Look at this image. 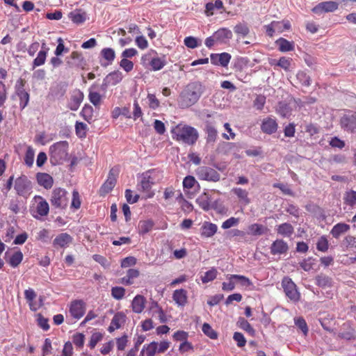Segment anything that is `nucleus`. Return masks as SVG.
<instances>
[{"mask_svg": "<svg viewBox=\"0 0 356 356\" xmlns=\"http://www.w3.org/2000/svg\"><path fill=\"white\" fill-rule=\"evenodd\" d=\"M204 92V87L199 81L186 85L179 95V107L185 108L194 105Z\"/></svg>", "mask_w": 356, "mask_h": 356, "instance_id": "obj_1", "label": "nucleus"}, {"mask_svg": "<svg viewBox=\"0 0 356 356\" xmlns=\"http://www.w3.org/2000/svg\"><path fill=\"white\" fill-rule=\"evenodd\" d=\"M69 145L67 141L57 142L49 147L50 161L53 165H58L67 160Z\"/></svg>", "mask_w": 356, "mask_h": 356, "instance_id": "obj_2", "label": "nucleus"}, {"mask_svg": "<svg viewBox=\"0 0 356 356\" xmlns=\"http://www.w3.org/2000/svg\"><path fill=\"white\" fill-rule=\"evenodd\" d=\"M161 179L160 172L155 170H149L143 172L140 177V181L137 185L138 190L149 193L152 186L158 182Z\"/></svg>", "mask_w": 356, "mask_h": 356, "instance_id": "obj_3", "label": "nucleus"}, {"mask_svg": "<svg viewBox=\"0 0 356 356\" xmlns=\"http://www.w3.org/2000/svg\"><path fill=\"white\" fill-rule=\"evenodd\" d=\"M67 191L62 188H54L51 195L50 202L58 209H65L68 205L69 198Z\"/></svg>", "mask_w": 356, "mask_h": 356, "instance_id": "obj_4", "label": "nucleus"}, {"mask_svg": "<svg viewBox=\"0 0 356 356\" xmlns=\"http://www.w3.org/2000/svg\"><path fill=\"white\" fill-rule=\"evenodd\" d=\"M34 200L36 202V206L34 209L31 210V213L33 218L40 220L42 217L48 215L49 206L47 200L40 195H35Z\"/></svg>", "mask_w": 356, "mask_h": 356, "instance_id": "obj_5", "label": "nucleus"}, {"mask_svg": "<svg viewBox=\"0 0 356 356\" xmlns=\"http://www.w3.org/2000/svg\"><path fill=\"white\" fill-rule=\"evenodd\" d=\"M14 188L18 195L24 197L29 196L32 192L31 182L25 175H22L16 179Z\"/></svg>", "mask_w": 356, "mask_h": 356, "instance_id": "obj_6", "label": "nucleus"}, {"mask_svg": "<svg viewBox=\"0 0 356 356\" xmlns=\"http://www.w3.org/2000/svg\"><path fill=\"white\" fill-rule=\"evenodd\" d=\"M199 137L198 132L196 129L189 125H184L179 129V140L192 145L195 143Z\"/></svg>", "mask_w": 356, "mask_h": 356, "instance_id": "obj_7", "label": "nucleus"}, {"mask_svg": "<svg viewBox=\"0 0 356 356\" xmlns=\"http://www.w3.org/2000/svg\"><path fill=\"white\" fill-rule=\"evenodd\" d=\"M282 286L285 295L293 302L300 300V293L297 290L296 285L289 277H284L282 281Z\"/></svg>", "mask_w": 356, "mask_h": 356, "instance_id": "obj_8", "label": "nucleus"}, {"mask_svg": "<svg viewBox=\"0 0 356 356\" xmlns=\"http://www.w3.org/2000/svg\"><path fill=\"white\" fill-rule=\"evenodd\" d=\"M196 175L201 180L216 182L220 180V175L213 168L200 166L196 170Z\"/></svg>", "mask_w": 356, "mask_h": 356, "instance_id": "obj_9", "label": "nucleus"}, {"mask_svg": "<svg viewBox=\"0 0 356 356\" xmlns=\"http://www.w3.org/2000/svg\"><path fill=\"white\" fill-rule=\"evenodd\" d=\"M86 310V302L82 300H75L71 302L69 313L72 317L79 320L83 316Z\"/></svg>", "mask_w": 356, "mask_h": 356, "instance_id": "obj_10", "label": "nucleus"}, {"mask_svg": "<svg viewBox=\"0 0 356 356\" xmlns=\"http://www.w3.org/2000/svg\"><path fill=\"white\" fill-rule=\"evenodd\" d=\"M66 65L70 68L84 69L86 61L81 53L73 51L66 58Z\"/></svg>", "mask_w": 356, "mask_h": 356, "instance_id": "obj_11", "label": "nucleus"}, {"mask_svg": "<svg viewBox=\"0 0 356 356\" xmlns=\"http://www.w3.org/2000/svg\"><path fill=\"white\" fill-rule=\"evenodd\" d=\"M183 190L188 197L191 198L197 192L199 184L194 177L186 176L183 180Z\"/></svg>", "mask_w": 356, "mask_h": 356, "instance_id": "obj_12", "label": "nucleus"}, {"mask_svg": "<svg viewBox=\"0 0 356 356\" xmlns=\"http://www.w3.org/2000/svg\"><path fill=\"white\" fill-rule=\"evenodd\" d=\"M118 176V170L116 168H111L109 171L108 177L105 182L100 188V194L105 195L108 193L115 187L117 177Z\"/></svg>", "mask_w": 356, "mask_h": 356, "instance_id": "obj_13", "label": "nucleus"}, {"mask_svg": "<svg viewBox=\"0 0 356 356\" xmlns=\"http://www.w3.org/2000/svg\"><path fill=\"white\" fill-rule=\"evenodd\" d=\"M15 94L19 99V106L24 109L29 104V94L24 89V82L19 79L15 85Z\"/></svg>", "mask_w": 356, "mask_h": 356, "instance_id": "obj_14", "label": "nucleus"}, {"mask_svg": "<svg viewBox=\"0 0 356 356\" xmlns=\"http://www.w3.org/2000/svg\"><path fill=\"white\" fill-rule=\"evenodd\" d=\"M341 127L348 131H356V111L344 115L340 120Z\"/></svg>", "mask_w": 356, "mask_h": 356, "instance_id": "obj_15", "label": "nucleus"}, {"mask_svg": "<svg viewBox=\"0 0 356 356\" xmlns=\"http://www.w3.org/2000/svg\"><path fill=\"white\" fill-rule=\"evenodd\" d=\"M339 7V3L336 1H328L319 3L312 8V12L315 14H322L323 13H330L335 11Z\"/></svg>", "mask_w": 356, "mask_h": 356, "instance_id": "obj_16", "label": "nucleus"}, {"mask_svg": "<svg viewBox=\"0 0 356 356\" xmlns=\"http://www.w3.org/2000/svg\"><path fill=\"white\" fill-rule=\"evenodd\" d=\"M289 250V245L283 239H276L270 247L272 255H281L286 254Z\"/></svg>", "mask_w": 356, "mask_h": 356, "instance_id": "obj_17", "label": "nucleus"}, {"mask_svg": "<svg viewBox=\"0 0 356 356\" xmlns=\"http://www.w3.org/2000/svg\"><path fill=\"white\" fill-rule=\"evenodd\" d=\"M141 63L143 65H149L154 71L159 70L164 66V62L160 58H152L150 54L143 56Z\"/></svg>", "mask_w": 356, "mask_h": 356, "instance_id": "obj_18", "label": "nucleus"}, {"mask_svg": "<svg viewBox=\"0 0 356 356\" xmlns=\"http://www.w3.org/2000/svg\"><path fill=\"white\" fill-rule=\"evenodd\" d=\"M123 79V75L119 70L113 71L109 73L104 79V82L101 86L104 90L108 85L115 86L119 83Z\"/></svg>", "mask_w": 356, "mask_h": 356, "instance_id": "obj_19", "label": "nucleus"}, {"mask_svg": "<svg viewBox=\"0 0 356 356\" xmlns=\"http://www.w3.org/2000/svg\"><path fill=\"white\" fill-rule=\"evenodd\" d=\"M100 56L102 58L100 60L102 66L106 67L113 63L115 58V52L113 49L106 47L101 50Z\"/></svg>", "mask_w": 356, "mask_h": 356, "instance_id": "obj_20", "label": "nucleus"}, {"mask_svg": "<svg viewBox=\"0 0 356 356\" xmlns=\"http://www.w3.org/2000/svg\"><path fill=\"white\" fill-rule=\"evenodd\" d=\"M72 237L67 233H61L53 241V246L56 248H66L72 243Z\"/></svg>", "mask_w": 356, "mask_h": 356, "instance_id": "obj_21", "label": "nucleus"}, {"mask_svg": "<svg viewBox=\"0 0 356 356\" xmlns=\"http://www.w3.org/2000/svg\"><path fill=\"white\" fill-rule=\"evenodd\" d=\"M98 85L94 83L89 88L88 99L92 105L99 108L101 105L102 96L97 91Z\"/></svg>", "mask_w": 356, "mask_h": 356, "instance_id": "obj_22", "label": "nucleus"}, {"mask_svg": "<svg viewBox=\"0 0 356 356\" xmlns=\"http://www.w3.org/2000/svg\"><path fill=\"white\" fill-rule=\"evenodd\" d=\"M125 321L126 315L122 312H117L111 320V324L108 327V331L111 333L115 330L120 328Z\"/></svg>", "mask_w": 356, "mask_h": 356, "instance_id": "obj_23", "label": "nucleus"}, {"mask_svg": "<svg viewBox=\"0 0 356 356\" xmlns=\"http://www.w3.org/2000/svg\"><path fill=\"white\" fill-rule=\"evenodd\" d=\"M277 123L275 119L271 118H264L261 124V131L266 134H272L277 130Z\"/></svg>", "mask_w": 356, "mask_h": 356, "instance_id": "obj_24", "label": "nucleus"}, {"mask_svg": "<svg viewBox=\"0 0 356 356\" xmlns=\"http://www.w3.org/2000/svg\"><path fill=\"white\" fill-rule=\"evenodd\" d=\"M83 93L80 90H76L73 92L68 107L72 111H77L83 100Z\"/></svg>", "mask_w": 356, "mask_h": 356, "instance_id": "obj_25", "label": "nucleus"}, {"mask_svg": "<svg viewBox=\"0 0 356 356\" xmlns=\"http://www.w3.org/2000/svg\"><path fill=\"white\" fill-rule=\"evenodd\" d=\"M314 281L316 286L323 289L330 288L333 286L332 278L324 273L317 275Z\"/></svg>", "mask_w": 356, "mask_h": 356, "instance_id": "obj_26", "label": "nucleus"}, {"mask_svg": "<svg viewBox=\"0 0 356 356\" xmlns=\"http://www.w3.org/2000/svg\"><path fill=\"white\" fill-rule=\"evenodd\" d=\"M218 230V227L216 224L211 222L205 221L201 227V236L203 238L212 237Z\"/></svg>", "mask_w": 356, "mask_h": 356, "instance_id": "obj_27", "label": "nucleus"}, {"mask_svg": "<svg viewBox=\"0 0 356 356\" xmlns=\"http://www.w3.org/2000/svg\"><path fill=\"white\" fill-rule=\"evenodd\" d=\"M36 178L38 184L43 186L45 189H49L52 187L54 179L49 174L38 172L36 175Z\"/></svg>", "mask_w": 356, "mask_h": 356, "instance_id": "obj_28", "label": "nucleus"}, {"mask_svg": "<svg viewBox=\"0 0 356 356\" xmlns=\"http://www.w3.org/2000/svg\"><path fill=\"white\" fill-rule=\"evenodd\" d=\"M146 299L143 296L136 295L132 302L131 308L134 313L140 314L145 306Z\"/></svg>", "mask_w": 356, "mask_h": 356, "instance_id": "obj_29", "label": "nucleus"}, {"mask_svg": "<svg viewBox=\"0 0 356 356\" xmlns=\"http://www.w3.org/2000/svg\"><path fill=\"white\" fill-rule=\"evenodd\" d=\"M67 86L63 83H56L50 88L49 95L54 99H61L65 94Z\"/></svg>", "mask_w": 356, "mask_h": 356, "instance_id": "obj_30", "label": "nucleus"}, {"mask_svg": "<svg viewBox=\"0 0 356 356\" xmlns=\"http://www.w3.org/2000/svg\"><path fill=\"white\" fill-rule=\"evenodd\" d=\"M6 262L13 268L17 267L23 259V254L20 250L15 252L11 256L8 257V252H6Z\"/></svg>", "mask_w": 356, "mask_h": 356, "instance_id": "obj_31", "label": "nucleus"}, {"mask_svg": "<svg viewBox=\"0 0 356 356\" xmlns=\"http://www.w3.org/2000/svg\"><path fill=\"white\" fill-rule=\"evenodd\" d=\"M205 132L207 134L206 140L208 144H213L218 138V131L214 126L207 122L205 126Z\"/></svg>", "mask_w": 356, "mask_h": 356, "instance_id": "obj_32", "label": "nucleus"}, {"mask_svg": "<svg viewBox=\"0 0 356 356\" xmlns=\"http://www.w3.org/2000/svg\"><path fill=\"white\" fill-rule=\"evenodd\" d=\"M49 48L46 47L44 42L42 45V49L38 52L37 57L33 61V68L41 66L44 64Z\"/></svg>", "mask_w": 356, "mask_h": 356, "instance_id": "obj_33", "label": "nucleus"}, {"mask_svg": "<svg viewBox=\"0 0 356 356\" xmlns=\"http://www.w3.org/2000/svg\"><path fill=\"white\" fill-rule=\"evenodd\" d=\"M214 38L216 39V42L223 43L232 37V33L230 30L226 28H222L216 31L214 33Z\"/></svg>", "mask_w": 356, "mask_h": 356, "instance_id": "obj_34", "label": "nucleus"}, {"mask_svg": "<svg viewBox=\"0 0 356 356\" xmlns=\"http://www.w3.org/2000/svg\"><path fill=\"white\" fill-rule=\"evenodd\" d=\"M275 44L278 47V49L281 52H288L293 51L295 48L294 42L293 41H289L283 38L277 39L275 41Z\"/></svg>", "mask_w": 356, "mask_h": 356, "instance_id": "obj_35", "label": "nucleus"}, {"mask_svg": "<svg viewBox=\"0 0 356 356\" xmlns=\"http://www.w3.org/2000/svg\"><path fill=\"white\" fill-rule=\"evenodd\" d=\"M276 232L284 237H290L294 232V228L290 223L284 222L277 226Z\"/></svg>", "mask_w": 356, "mask_h": 356, "instance_id": "obj_36", "label": "nucleus"}, {"mask_svg": "<svg viewBox=\"0 0 356 356\" xmlns=\"http://www.w3.org/2000/svg\"><path fill=\"white\" fill-rule=\"evenodd\" d=\"M350 229V225L346 223H337L332 229L330 233L335 238H338L342 234L347 232Z\"/></svg>", "mask_w": 356, "mask_h": 356, "instance_id": "obj_37", "label": "nucleus"}, {"mask_svg": "<svg viewBox=\"0 0 356 356\" xmlns=\"http://www.w3.org/2000/svg\"><path fill=\"white\" fill-rule=\"evenodd\" d=\"M139 276V271L137 269L130 268L127 270V275L121 279V283L129 286L134 283V279Z\"/></svg>", "mask_w": 356, "mask_h": 356, "instance_id": "obj_38", "label": "nucleus"}, {"mask_svg": "<svg viewBox=\"0 0 356 356\" xmlns=\"http://www.w3.org/2000/svg\"><path fill=\"white\" fill-rule=\"evenodd\" d=\"M69 18L75 24H80L86 19V14L81 10H75L70 12L68 15Z\"/></svg>", "mask_w": 356, "mask_h": 356, "instance_id": "obj_39", "label": "nucleus"}, {"mask_svg": "<svg viewBox=\"0 0 356 356\" xmlns=\"http://www.w3.org/2000/svg\"><path fill=\"white\" fill-rule=\"evenodd\" d=\"M153 227L154 222L152 220H140L138 225V233L139 234L144 235L151 231Z\"/></svg>", "mask_w": 356, "mask_h": 356, "instance_id": "obj_40", "label": "nucleus"}, {"mask_svg": "<svg viewBox=\"0 0 356 356\" xmlns=\"http://www.w3.org/2000/svg\"><path fill=\"white\" fill-rule=\"evenodd\" d=\"M232 192L245 204L250 203V200L248 197V192L246 190L241 188H232Z\"/></svg>", "mask_w": 356, "mask_h": 356, "instance_id": "obj_41", "label": "nucleus"}, {"mask_svg": "<svg viewBox=\"0 0 356 356\" xmlns=\"http://www.w3.org/2000/svg\"><path fill=\"white\" fill-rule=\"evenodd\" d=\"M238 326L243 330L244 331L247 332L250 335L254 336L255 334V330L252 327V325L249 323V322L245 320L243 317L238 318V320L237 321Z\"/></svg>", "mask_w": 356, "mask_h": 356, "instance_id": "obj_42", "label": "nucleus"}, {"mask_svg": "<svg viewBox=\"0 0 356 356\" xmlns=\"http://www.w3.org/2000/svg\"><path fill=\"white\" fill-rule=\"evenodd\" d=\"M197 204L204 211H209L212 208V206L210 202L209 196L204 193L200 197H198L196 200Z\"/></svg>", "mask_w": 356, "mask_h": 356, "instance_id": "obj_43", "label": "nucleus"}, {"mask_svg": "<svg viewBox=\"0 0 356 356\" xmlns=\"http://www.w3.org/2000/svg\"><path fill=\"white\" fill-rule=\"evenodd\" d=\"M291 107L285 103L280 102L276 108L277 113L282 118H289L291 115Z\"/></svg>", "mask_w": 356, "mask_h": 356, "instance_id": "obj_44", "label": "nucleus"}, {"mask_svg": "<svg viewBox=\"0 0 356 356\" xmlns=\"http://www.w3.org/2000/svg\"><path fill=\"white\" fill-rule=\"evenodd\" d=\"M272 26L275 28L276 32L280 33L291 29V24L289 20H283L282 22L273 21Z\"/></svg>", "mask_w": 356, "mask_h": 356, "instance_id": "obj_45", "label": "nucleus"}, {"mask_svg": "<svg viewBox=\"0 0 356 356\" xmlns=\"http://www.w3.org/2000/svg\"><path fill=\"white\" fill-rule=\"evenodd\" d=\"M36 293L33 289L29 288V289L25 290L24 291V297L27 300L29 307L32 311H35L36 308L34 307L33 301L36 298Z\"/></svg>", "mask_w": 356, "mask_h": 356, "instance_id": "obj_46", "label": "nucleus"}, {"mask_svg": "<svg viewBox=\"0 0 356 356\" xmlns=\"http://www.w3.org/2000/svg\"><path fill=\"white\" fill-rule=\"evenodd\" d=\"M218 275V271L215 268H211L207 271L203 276L201 277L202 283L206 284L214 280Z\"/></svg>", "mask_w": 356, "mask_h": 356, "instance_id": "obj_47", "label": "nucleus"}, {"mask_svg": "<svg viewBox=\"0 0 356 356\" xmlns=\"http://www.w3.org/2000/svg\"><path fill=\"white\" fill-rule=\"evenodd\" d=\"M157 346L158 343L155 341L150 343L147 346H144L141 354L145 352L147 356H154L156 353L158 352Z\"/></svg>", "mask_w": 356, "mask_h": 356, "instance_id": "obj_48", "label": "nucleus"}, {"mask_svg": "<svg viewBox=\"0 0 356 356\" xmlns=\"http://www.w3.org/2000/svg\"><path fill=\"white\" fill-rule=\"evenodd\" d=\"M296 78L303 86L308 87L311 85L310 76L303 71H299L296 74Z\"/></svg>", "mask_w": 356, "mask_h": 356, "instance_id": "obj_49", "label": "nucleus"}, {"mask_svg": "<svg viewBox=\"0 0 356 356\" xmlns=\"http://www.w3.org/2000/svg\"><path fill=\"white\" fill-rule=\"evenodd\" d=\"M93 108L92 106L86 104L81 112V115L87 122H90L93 117Z\"/></svg>", "mask_w": 356, "mask_h": 356, "instance_id": "obj_50", "label": "nucleus"}, {"mask_svg": "<svg viewBox=\"0 0 356 356\" xmlns=\"http://www.w3.org/2000/svg\"><path fill=\"white\" fill-rule=\"evenodd\" d=\"M248 229L250 233L254 236H261L264 234L266 230V228L262 225L257 223L252 224L249 226Z\"/></svg>", "mask_w": 356, "mask_h": 356, "instance_id": "obj_51", "label": "nucleus"}, {"mask_svg": "<svg viewBox=\"0 0 356 356\" xmlns=\"http://www.w3.org/2000/svg\"><path fill=\"white\" fill-rule=\"evenodd\" d=\"M343 200L347 205L353 207L356 204V191L351 190L346 192Z\"/></svg>", "mask_w": 356, "mask_h": 356, "instance_id": "obj_52", "label": "nucleus"}, {"mask_svg": "<svg viewBox=\"0 0 356 356\" xmlns=\"http://www.w3.org/2000/svg\"><path fill=\"white\" fill-rule=\"evenodd\" d=\"M202 330L205 335H207L211 339H216L218 337L217 332L207 323H204L202 325Z\"/></svg>", "mask_w": 356, "mask_h": 356, "instance_id": "obj_53", "label": "nucleus"}, {"mask_svg": "<svg viewBox=\"0 0 356 356\" xmlns=\"http://www.w3.org/2000/svg\"><path fill=\"white\" fill-rule=\"evenodd\" d=\"M112 297L118 300H122L125 295V289L122 286H114L111 289Z\"/></svg>", "mask_w": 356, "mask_h": 356, "instance_id": "obj_54", "label": "nucleus"}, {"mask_svg": "<svg viewBox=\"0 0 356 356\" xmlns=\"http://www.w3.org/2000/svg\"><path fill=\"white\" fill-rule=\"evenodd\" d=\"M234 32L237 35H240L242 37H245L250 33V29L245 24H238L234 28Z\"/></svg>", "mask_w": 356, "mask_h": 356, "instance_id": "obj_55", "label": "nucleus"}, {"mask_svg": "<svg viewBox=\"0 0 356 356\" xmlns=\"http://www.w3.org/2000/svg\"><path fill=\"white\" fill-rule=\"evenodd\" d=\"M315 261L316 259L313 257H308L300 263V266L305 271H309L314 268V266L315 265Z\"/></svg>", "mask_w": 356, "mask_h": 356, "instance_id": "obj_56", "label": "nucleus"}, {"mask_svg": "<svg viewBox=\"0 0 356 356\" xmlns=\"http://www.w3.org/2000/svg\"><path fill=\"white\" fill-rule=\"evenodd\" d=\"M316 248L318 251L325 252L329 248L328 241L325 236H321L316 243Z\"/></svg>", "mask_w": 356, "mask_h": 356, "instance_id": "obj_57", "label": "nucleus"}, {"mask_svg": "<svg viewBox=\"0 0 356 356\" xmlns=\"http://www.w3.org/2000/svg\"><path fill=\"white\" fill-rule=\"evenodd\" d=\"M87 124L83 122H76L75 124L76 134L79 138H84L86 136Z\"/></svg>", "mask_w": 356, "mask_h": 356, "instance_id": "obj_58", "label": "nucleus"}, {"mask_svg": "<svg viewBox=\"0 0 356 356\" xmlns=\"http://www.w3.org/2000/svg\"><path fill=\"white\" fill-rule=\"evenodd\" d=\"M229 280H237L240 282L242 286H250L252 284V282L250 280V279L244 275H231L229 276Z\"/></svg>", "mask_w": 356, "mask_h": 356, "instance_id": "obj_59", "label": "nucleus"}, {"mask_svg": "<svg viewBox=\"0 0 356 356\" xmlns=\"http://www.w3.org/2000/svg\"><path fill=\"white\" fill-rule=\"evenodd\" d=\"M295 325L305 334L308 332V327L305 320L302 317L294 318Z\"/></svg>", "mask_w": 356, "mask_h": 356, "instance_id": "obj_60", "label": "nucleus"}, {"mask_svg": "<svg viewBox=\"0 0 356 356\" xmlns=\"http://www.w3.org/2000/svg\"><path fill=\"white\" fill-rule=\"evenodd\" d=\"M34 156H35V152L33 149L31 147H29L27 148L25 157H24V161L25 163L29 166L31 167L33 165V161H34Z\"/></svg>", "mask_w": 356, "mask_h": 356, "instance_id": "obj_61", "label": "nucleus"}, {"mask_svg": "<svg viewBox=\"0 0 356 356\" xmlns=\"http://www.w3.org/2000/svg\"><path fill=\"white\" fill-rule=\"evenodd\" d=\"M103 335L100 332L93 333L90 339L88 346L91 349L95 348L98 342L102 341Z\"/></svg>", "mask_w": 356, "mask_h": 356, "instance_id": "obj_62", "label": "nucleus"}, {"mask_svg": "<svg viewBox=\"0 0 356 356\" xmlns=\"http://www.w3.org/2000/svg\"><path fill=\"white\" fill-rule=\"evenodd\" d=\"M218 55L219 65H221L222 67H227L231 60V55L226 52L218 54Z\"/></svg>", "mask_w": 356, "mask_h": 356, "instance_id": "obj_63", "label": "nucleus"}, {"mask_svg": "<svg viewBox=\"0 0 356 356\" xmlns=\"http://www.w3.org/2000/svg\"><path fill=\"white\" fill-rule=\"evenodd\" d=\"M291 62V58L282 56L277 60V67L284 69L285 71H289Z\"/></svg>", "mask_w": 356, "mask_h": 356, "instance_id": "obj_64", "label": "nucleus"}]
</instances>
